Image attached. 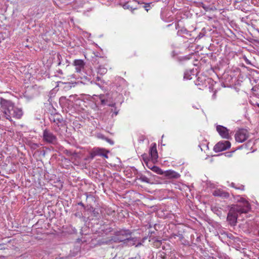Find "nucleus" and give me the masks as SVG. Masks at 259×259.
Returning <instances> with one entry per match:
<instances>
[{"label": "nucleus", "instance_id": "nucleus-1", "mask_svg": "<svg viewBox=\"0 0 259 259\" xmlns=\"http://www.w3.org/2000/svg\"><path fill=\"white\" fill-rule=\"evenodd\" d=\"M238 201L241 204L232 205L227 215V221L231 226L236 225L239 214L247 213L250 208L249 203L245 199L240 198Z\"/></svg>", "mask_w": 259, "mask_h": 259}, {"label": "nucleus", "instance_id": "nucleus-2", "mask_svg": "<svg viewBox=\"0 0 259 259\" xmlns=\"http://www.w3.org/2000/svg\"><path fill=\"white\" fill-rule=\"evenodd\" d=\"M1 112L3 113L6 119L10 121L12 118L20 119L23 115L21 109L14 106V103L10 100L1 98L0 99Z\"/></svg>", "mask_w": 259, "mask_h": 259}, {"label": "nucleus", "instance_id": "nucleus-3", "mask_svg": "<svg viewBox=\"0 0 259 259\" xmlns=\"http://www.w3.org/2000/svg\"><path fill=\"white\" fill-rule=\"evenodd\" d=\"M132 232L128 229H119L114 232L111 240L116 243L124 242L127 239V237H130V235H132Z\"/></svg>", "mask_w": 259, "mask_h": 259}, {"label": "nucleus", "instance_id": "nucleus-4", "mask_svg": "<svg viewBox=\"0 0 259 259\" xmlns=\"http://www.w3.org/2000/svg\"><path fill=\"white\" fill-rule=\"evenodd\" d=\"M108 153H109L108 150L99 147H95L91 150L89 156H87L84 159L85 160H92L96 156H102L105 158H108Z\"/></svg>", "mask_w": 259, "mask_h": 259}, {"label": "nucleus", "instance_id": "nucleus-5", "mask_svg": "<svg viewBox=\"0 0 259 259\" xmlns=\"http://www.w3.org/2000/svg\"><path fill=\"white\" fill-rule=\"evenodd\" d=\"M42 140L48 144L56 145L57 143V137L50 130L48 129H45L43 131Z\"/></svg>", "mask_w": 259, "mask_h": 259}, {"label": "nucleus", "instance_id": "nucleus-6", "mask_svg": "<svg viewBox=\"0 0 259 259\" xmlns=\"http://www.w3.org/2000/svg\"><path fill=\"white\" fill-rule=\"evenodd\" d=\"M231 147V143L228 141H222L218 142L213 147V150L215 152H220Z\"/></svg>", "mask_w": 259, "mask_h": 259}, {"label": "nucleus", "instance_id": "nucleus-7", "mask_svg": "<svg viewBox=\"0 0 259 259\" xmlns=\"http://www.w3.org/2000/svg\"><path fill=\"white\" fill-rule=\"evenodd\" d=\"M235 137L237 142L242 143L248 138V133L246 130L241 128L236 133Z\"/></svg>", "mask_w": 259, "mask_h": 259}, {"label": "nucleus", "instance_id": "nucleus-8", "mask_svg": "<svg viewBox=\"0 0 259 259\" xmlns=\"http://www.w3.org/2000/svg\"><path fill=\"white\" fill-rule=\"evenodd\" d=\"M216 129L219 135L223 138L227 139H229L230 138V136L229 133V130L226 127L223 125H218L217 126Z\"/></svg>", "mask_w": 259, "mask_h": 259}, {"label": "nucleus", "instance_id": "nucleus-9", "mask_svg": "<svg viewBox=\"0 0 259 259\" xmlns=\"http://www.w3.org/2000/svg\"><path fill=\"white\" fill-rule=\"evenodd\" d=\"M73 65L75 66L76 71L79 73L84 68L85 63L82 60L76 59L73 61Z\"/></svg>", "mask_w": 259, "mask_h": 259}, {"label": "nucleus", "instance_id": "nucleus-10", "mask_svg": "<svg viewBox=\"0 0 259 259\" xmlns=\"http://www.w3.org/2000/svg\"><path fill=\"white\" fill-rule=\"evenodd\" d=\"M163 175L167 179H177L180 177V175L172 170H168L164 171Z\"/></svg>", "mask_w": 259, "mask_h": 259}, {"label": "nucleus", "instance_id": "nucleus-11", "mask_svg": "<svg viewBox=\"0 0 259 259\" xmlns=\"http://www.w3.org/2000/svg\"><path fill=\"white\" fill-rule=\"evenodd\" d=\"M213 195L215 196L220 197L222 198H228L230 196V194L228 192L221 189H218L214 191Z\"/></svg>", "mask_w": 259, "mask_h": 259}, {"label": "nucleus", "instance_id": "nucleus-12", "mask_svg": "<svg viewBox=\"0 0 259 259\" xmlns=\"http://www.w3.org/2000/svg\"><path fill=\"white\" fill-rule=\"evenodd\" d=\"M149 154H150L151 158L153 160H156L158 158L156 144L155 143L152 144L149 150Z\"/></svg>", "mask_w": 259, "mask_h": 259}, {"label": "nucleus", "instance_id": "nucleus-13", "mask_svg": "<svg viewBox=\"0 0 259 259\" xmlns=\"http://www.w3.org/2000/svg\"><path fill=\"white\" fill-rule=\"evenodd\" d=\"M73 154L74 155L72 156L70 159V161L76 166H79L81 164V161L80 160V158L78 156L76 153L74 152Z\"/></svg>", "mask_w": 259, "mask_h": 259}, {"label": "nucleus", "instance_id": "nucleus-14", "mask_svg": "<svg viewBox=\"0 0 259 259\" xmlns=\"http://www.w3.org/2000/svg\"><path fill=\"white\" fill-rule=\"evenodd\" d=\"M50 119L51 121L56 123L57 124L61 123L63 121L62 117L58 114L52 115L50 118Z\"/></svg>", "mask_w": 259, "mask_h": 259}, {"label": "nucleus", "instance_id": "nucleus-15", "mask_svg": "<svg viewBox=\"0 0 259 259\" xmlns=\"http://www.w3.org/2000/svg\"><path fill=\"white\" fill-rule=\"evenodd\" d=\"M137 239L136 237H132L131 235H130V237H127V239L124 242V244H126L129 246H133L137 243Z\"/></svg>", "mask_w": 259, "mask_h": 259}, {"label": "nucleus", "instance_id": "nucleus-16", "mask_svg": "<svg viewBox=\"0 0 259 259\" xmlns=\"http://www.w3.org/2000/svg\"><path fill=\"white\" fill-rule=\"evenodd\" d=\"M149 168H150L152 171L156 172L157 174L160 175H163L164 171L162 170L161 168H160L159 167L156 166H153L152 167H150L148 166Z\"/></svg>", "mask_w": 259, "mask_h": 259}, {"label": "nucleus", "instance_id": "nucleus-17", "mask_svg": "<svg viewBox=\"0 0 259 259\" xmlns=\"http://www.w3.org/2000/svg\"><path fill=\"white\" fill-rule=\"evenodd\" d=\"M139 177L138 178V180L141 181L142 182H145L147 183H150V179L145 175L141 174L139 175Z\"/></svg>", "mask_w": 259, "mask_h": 259}, {"label": "nucleus", "instance_id": "nucleus-18", "mask_svg": "<svg viewBox=\"0 0 259 259\" xmlns=\"http://www.w3.org/2000/svg\"><path fill=\"white\" fill-rule=\"evenodd\" d=\"M123 7L124 9L130 10L133 13H134L135 10L139 9L138 8H137V7H135V8L133 7L128 3H126V4H124L123 5Z\"/></svg>", "mask_w": 259, "mask_h": 259}, {"label": "nucleus", "instance_id": "nucleus-19", "mask_svg": "<svg viewBox=\"0 0 259 259\" xmlns=\"http://www.w3.org/2000/svg\"><path fill=\"white\" fill-rule=\"evenodd\" d=\"M192 71V70L186 71L184 73V78L186 79H191L192 78L191 76Z\"/></svg>", "mask_w": 259, "mask_h": 259}, {"label": "nucleus", "instance_id": "nucleus-20", "mask_svg": "<svg viewBox=\"0 0 259 259\" xmlns=\"http://www.w3.org/2000/svg\"><path fill=\"white\" fill-rule=\"evenodd\" d=\"M155 231H151L149 233L148 236L147 238H144V239H149V241H151V240H154L155 239Z\"/></svg>", "mask_w": 259, "mask_h": 259}, {"label": "nucleus", "instance_id": "nucleus-21", "mask_svg": "<svg viewBox=\"0 0 259 259\" xmlns=\"http://www.w3.org/2000/svg\"><path fill=\"white\" fill-rule=\"evenodd\" d=\"M107 72V69L103 66H99L98 70V73L100 74H105Z\"/></svg>", "mask_w": 259, "mask_h": 259}, {"label": "nucleus", "instance_id": "nucleus-22", "mask_svg": "<svg viewBox=\"0 0 259 259\" xmlns=\"http://www.w3.org/2000/svg\"><path fill=\"white\" fill-rule=\"evenodd\" d=\"M161 244H162V240H158L157 239L154 240L153 245L156 248L160 247Z\"/></svg>", "mask_w": 259, "mask_h": 259}, {"label": "nucleus", "instance_id": "nucleus-23", "mask_svg": "<svg viewBox=\"0 0 259 259\" xmlns=\"http://www.w3.org/2000/svg\"><path fill=\"white\" fill-rule=\"evenodd\" d=\"M178 34H185L188 35L189 34V32L185 28H182L180 30H178Z\"/></svg>", "mask_w": 259, "mask_h": 259}, {"label": "nucleus", "instance_id": "nucleus-24", "mask_svg": "<svg viewBox=\"0 0 259 259\" xmlns=\"http://www.w3.org/2000/svg\"><path fill=\"white\" fill-rule=\"evenodd\" d=\"M243 0H235L234 1V5L235 6V7L237 9H241V7L239 5V4L242 2Z\"/></svg>", "mask_w": 259, "mask_h": 259}, {"label": "nucleus", "instance_id": "nucleus-25", "mask_svg": "<svg viewBox=\"0 0 259 259\" xmlns=\"http://www.w3.org/2000/svg\"><path fill=\"white\" fill-rule=\"evenodd\" d=\"M151 3H145L143 6V8H144L147 12H148L151 8Z\"/></svg>", "mask_w": 259, "mask_h": 259}, {"label": "nucleus", "instance_id": "nucleus-26", "mask_svg": "<svg viewBox=\"0 0 259 259\" xmlns=\"http://www.w3.org/2000/svg\"><path fill=\"white\" fill-rule=\"evenodd\" d=\"M94 209L95 208L92 205H87L86 206V209L85 210L92 212L94 211Z\"/></svg>", "mask_w": 259, "mask_h": 259}, {"label": "nucleus", "instance_id": "nucleus-27", "mask_svg": "<svg viewBox=\"0 0 259 259\" xmlns=\"http://www.w3.org/2000/svg\"><path fill=\"white\" fill-rule=\"evenodd\" d=\"M236 189L244 190V186L241 184H236Z\"/></svg>", "mask_w": 259, "mask_h": 259}, {"label": "nucleus", "instance_id": "nucleus-28", "mask_svg": "<svg viewBox=\"0 0 259 259\" xmlns=\"http://www.w3.org/2000/svg\"><path fill=\"white\" fill-rule=\"evenodd\" d=\"M74 215L76 217H77L80 219L82 218L83 217L82 212L80 211H77V212H75L74 213Z\"/></svg>", "mask_w": 259, "mask_h": 259}, {"label": "nucleus", "instance_id": "nucleus-29", "mask_svg": "<svg viewBox=\"0 0 259 259\" xmlns=\"http://www.w3.org/2000/svg\"><path fill=\"white\" fill-rule=\"evenodd\" d=\"M105 141H107L108 143H109L111 145H113L114 143V141L112 140H111L108 138H107V137L105 139Z\"/></svg>", "mask_w": 259, "mask_h": 259}, {"label": "nucleus", "instance_id": "nucleus-30", "mask_svg": "<svg viewBox=\"0 0 259 259\" xmlns=\"http://www.w3.org/2000/svg\"><path fill=\"white\" fill-rule=\"evenodd\" d=\"M212 210L215 212L217 214H219V213H221V211L219 210V209L216 207H214L212 208Z\"/></svg>", "mask_w": 259, "mask_h": 259}, {"label": "nucleus", "instance_id": "nucleus-31", "mask_svg": "<svg viewBox=\"0 0 259 259\" xmlns=\"http://www.w3.org/2000/svg\"><path fill=\"white\" fill-rule=\"evenodd\" d=\"M92 213L94 216L95 217H98L99 215V212L97 211H96L95 209H94V211H92Z\"/></svg>", "mask_w": 259, "mask_h": 259}, {"label": "nucleus", "instance_id": "nucleus-32", "mask_svg": "<svg viewBox=\"0 0 259 259\" xmlns=\"http://www.w3.org/2000/svg\"><path fill=\"white\" fill-rule=\"evenodd\" d=\"M67 155H69V156H73L74 155V154H73L74 153H72L71 151H68V150H66V152L65 153Z\"/></svg>", "mask_w": 259, "mask_h": 259}, {"label": "nucleus", "instance_id": "nucleus-33", "mask_svg": "<svg viewBox=\"0 0 259 259\" xmlns=\"http://www.w3.org/2000/svg\"><path fill=\"white\" fill-rule=\"evenodd\" d=\"M57 57L59 61V63H58V65H60L61 64V60H60V59L61 58V56L60 54H58L57 55Z\"/></svg>", "mask_w": 259, "mask_h": 259}, {"label": "nucleus", "instance_id": "nucleus-34", "mask_svg": "<svg viewBox=\"0 0 259 259\" xmlns=\"http://www.w3.org/2000/svg\"><path fill=\"white\" fill-rule=\"evenodd\" d=\"M77 204L81 206L84 209H86V206L82 202H78Z\"/></svg>", "mask_w": 259, "mask_h": 259}, {"label": "nucleus", "instance_id": "nucleus-35", "mask_svg": "<svg viewBox=\"0 0 259 259\" xmlns=\"http://www.w3.org/2000/svg\"><path fill=\"white\" fill-rule=\"evenodd\" d=\"M202 8H203L204 10H205L206 11H208V10H210V9H209V7L206 6H205V5H203H203H202Z\"/></svg>", "mask_w": 259, "mask_h": 259}, {"label": "nucleus", "instance_id": "nucleus-36", "mask_svg": "<svg viewBox=\"0 0 259 259\" xmlns=\"http://www.w3.org/2000/svg\"><path fill=\"white\" fill-rule=\"evenodd\" d=\"M230 186L233 188L236 189V184L233 182L231 183Z\"/></svg>", "mask_w": 259, "mask_h": 259}, {"label": "nucleus", "instance_id": "nucleus-37", "mask_svg": "<svg viewBox=\"0 0 259 259\" xmlns=\"http://www.w3.org/2000/svg\"><path fill=\"white\" fill-rule=\"evenodd\" d=\"M128 259H140V255L138 254L134 257H130Z\"/></svg>", "mask_w": 259, "mask_h": 259}, {"label": "nucleus", "instance_id": "nucleus-38", "mask_svg": "<svg viewBox=\"0 0 259 259\" xmlns=\"http://www.w3.org/2000/svg\"><path fill=\"white\" fill-rule=\"evenodd\" d=\"M144 140H145V138H144V136H142L140 137V138H139L140 141L143 142L144 141Z\"/></svg>", "mask_w": 259, "mask_h": 259}, {"label": "nucleus", "instance_id": "nucleus-39", "mask_svg": "<svg viewBox=\"0 0 259 259\" xmlns=\"http://www.w3.org/2000/svg\"><path fill=\"white\" fill-rule=\"evenodd\" d=\"M99 138H100L101 139H103V140H105V139H106V137L105 136L103 135H101L99 137Z\"/></svg>", "mask_w": 259, "mask_h": 259}, {"label": "nucleus", "instance_id": "nucleus-40", "mask_svg": "<svg viewBox=\"0 0 259 259\" xmlns=\"http://www.w3.org/2000/svg\"><path fill=\"white\" fill-rule=\"evenodd\" d=\"M114 113L115 115H117L118 114V111H116V108H115V110L114 111Z\"/></svg>", "mask_w": 259, "mask_h": 259}, {"label": "nucleus", "instance_id": "nucleus-41", "mask_svg": "<svg viewBox=\"0 0 259 259\" xmlns=\"http://www.w3.org/2000/svg\"><path fill=\"white\" fill-rule=\"evenodd\" d=\"M199 80H197L195 82V84L197 85H200V83L198 82Z\"/></svg>", "mask_w": 259, "mask_h": 259}, {"label": "nucleus", "instance_id": "nucleus-42", "mask_svg": "<svg viewBox=\"0 0 259 259\" xmlns=\"http://www.w3.org/2000/svg\"><path fill=\"white\" fill-rule=\"evenodd\" d=\"M115 103L112 104H111V105H110H110H109V106H111V107H114V106H115Z\"/></svg>", "mask_w": 259, "mask_h": 259}, {"label": "nucleus", "instance_id": "nucleus-43", "mask_svg": "<svg viewBox=\"0 0 259 259\" xmlns=\"http://www.w3.org/2000/svg\"><path fill=\"white\" fill-rule=\"evenodd\" d=\"M143 159H144V162L147 163V165L148 166L147 161L146 160V159L144 157H143Z\"/></svg>", "mask_w": 259, "mask_h": 259}, {"label": "nucleus", "instance_id": "nucleus-44", "mask_svg": "<svg viewBox=\"0 0 259 259\" xmlns=\"http://www.w3.org/2000/svg\"><path fill=\"white\" fill-rule=\"evenodd\" d=\"M58 72H59V73L61 74H63L62 71V70H59L58 71Z\"/></svg>", "mask_w": 259, "mask_h": 259}, {"label": "nucleus", "instance_id": "nucleus-45", "mask_svg": "<svg viewBox=\"0 0 259 259\" xmlns=\"http://www.w3.org/2000/svg\"><path fill=\"white\" fill-rule=\"evenodd\" d=\"M178 26H179V24H178V23H176V29H177V28H178Z\"/></svg>", "mask_w": 259, "mask_h": 259}, {"label": "nucleus", "instance_id": "nucleus-46", "mask_svg": "<svg viewBox=\"0 0 259 259\" xmlns=\"http://www.w3.org/2000/svg\"><path fill=\"white\" fill-rule=\"evenodd\" d=\"M101 102H102V104H105V100H102Z\"/></svg>", "mask_w": 259, "mask_h": 259}, {"label": "nucleus", "instance_id": "nucleus-47", "mask_svg": "<svg viewBox=\"0 0 259 259\" xmlns=\"http://www.w3.org/2000/svg\"><path fill=\"white\" fill-rule=\"evenodd\" d=\"M256 105L258 107H259V103H256Z\"/></svg>", "mask_w": 259, "mask_h": 259}, {"label": "nucleus", "instance_id": "nucleus-48", "mask_svg": "<svg viewBox=\"0 0 259 259\" xmlns=\"http://www.w3.org/2000/svg\"><path fill=\"white\" fill-rule=\"evenodd\" d=\"M133 55H134V56H136V53H135V52H134V54H133Z\"/></svg>", "mask_w": 259, "mask_h": 259}, {"label": "nucleus", "instance_id": "nucleus-49", "mask_svg": "<svg viewBox=\"0 0 259 259\" xmlns=\"http://www.w3.org/2000/svg\"><path fill=\"white\" fill-rule=\"evenodd\" d=\"M35 145L36 147H38V145H37V144H35Z\"/></svg>", "mask_w": 259, "mask_h": 259}, {"label": "nucleus", "instance_id": "nucleus-50", "mask_svg": "<svg viewBox=\"0 0 259 259\" xmlns=\"http://www.w3.org/2000/svg\"><path fill=\"white\" fill-rule=\"evenodd\" d=\"M139 245H141V243H139V244H138L137 245V246H138Z\"/></svg>", "mask_w": 259, "mask_h": 259}, {"label": "nucleus", "instance_id": "nucleus-51", "mask_svg": "<svg viewBox=\"0 0 259 259\" xmlns=\"http://www.w3.org/2000/svg\"><path fill=\"white\" fill-rule=\"evenodd\" d=\"M140 259H144V258H141V256H140Z\"/></svg>", "mask_w": 259, "mask_h": 259}, {"label": "nucleus", "instance_id": "nucleus-52", "mask_svg": "<svg viewBox=\"0 0 259 259\" xmlns=\"http://www.w3.org/2000/svg\"><path fill=\"white\" fill-rule=\"evenodd\" d=\"M215 92H214V93L213 94V96H215Z\"/></svg>", "mask_w": 259, "mask_h": 259}, {"label": "nucleus", "instance_id": "nucleus-53", "mask_svg": "<svg viewBox=\"0 0 259 259\" xmlns=\"http://www.w3.org/2000/svg\"><path fill=\"white\" fill-rule=\"evenodd\" d=\"M56 259H61V258H56Z\"/></svg>", "mask_w": 259, "mask_h": 259}]
</instances>
